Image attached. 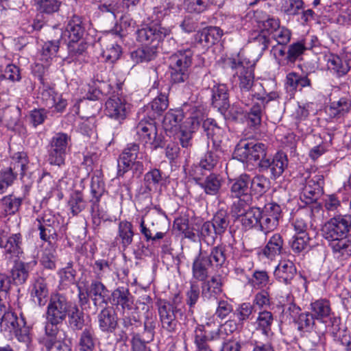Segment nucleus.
I'll return each instance as SVG.
<instances>
[{
	"instance_id": "nucleus-1",
	"label": "nucleus",
	"mask_w": 351,
	"mask_h": 351,
	"mask_svg": "<svg viewBox=\"0 0 351 351\" xmlns=\"http://www.w3.org/2000/svg\"><path fill=\"white\" fill-rule=\"evenodd\" d=\"M156 304L162 328L169 333H175L179 326L177 317H182L185 311L182 298L175 294L171 301L160 299Z\"/></svg>"
},
{
	"instance_id": "nucleus-2",
	"label": "nucleus",
	"mask_w": 351,
	"mask_h": 351,
	"mask_svg": "<svg viewBox=\"0 0 351 351\" xmlns=\"http://www.w3.org/2000/svg\"><path fill=\"white\" fill-rule=\"evenodd\" d=\"M291 317L297 326L302 336L310 337L313 346H317L321 341L322 332L316 331L315 317L310 312L301 313L300 308L291 303L287 308Z\"/></svg>"
},
{
	"instance_id": "nucleus-3",
	"label": "nucleus",
	"mask_w": 351,
	"mask_h": 351,
	"mask_svg": "<svg viewBox=\"0 0 351 351\" xmlns=\"http://www.w3.org/2000/svg\"><path fill=\"white\" fill-rule=\"evenodd\" d=\"M145 160H147V155L145 152L140 151L138 144H128L118 161L117 176H123L130 169L141 175L144 171L143 161Z\"/></svg>"
},
{
	"instance_id": "nucleus-4",
	"label": "nucleus",
	"mask_w": 351,
	"mask_h": 351,
	"mask_svg": "<svg viewBox=\"0 0 351 351\" xmlns=\"http://www.w3.org/2000/svg\"><path fill=\"white\" fill-rule=\"evenodd\" d=\"M193 52L191 49L179 50L169 58L170 82L173 84L184 82L189 75Z\"/></svg>"
},
{
	"instance_id": "nucleus-5",
	"label": "nucleus",
	"mask_w": 351,
	"mask_h": 351,
	"mask_svg": "<svg viewBox=\"0 0 351 351\" xmlns=\"http://www.w3.org/2000/svg\"><path fill=\"white\" fill-rule=\"evenodd\" d=\"M138 139L145 147L154 150L164 145L163 136L158 134V130L154 119H143L135 127Z\"/></svg>"
},
{
	"instance_id": "nucleus-6",
	"label": "nucleus",
	"mask_w": 351,
	"mask_h": 351,
	"mask_svg": "<svg viewBox=\"0 0 351 351\" xmlns=\"http://www.w3.org/2000/svg\"><path fill=\"white\" fill-rule=\"evenodd\" d=\"M71 139L64 132L56 133L51 139L48 149V162L61 167L65 163L66 156L70 151Z\"/></svg>"
},
{
	"instance_id": "nucleus-7",
	"label": "nucleus",
	"mask_w": 351,
	"mask_h": 351,
	"mask_svg": "<svg viewBox=\"0 0 351 351\" xmlns=\"http://www.w3.org/2000/svg\"><path fill=\"white\" fill-rule=\"evenodd\" d=\"M171 27H163L162 24L153 23L136 31V40L142 45L157 49L165 38L171 34Z\"/></svg>"
},
{
	"instance_id": "nucleus-8",
	"label": "nucleus",
	"mask_w": 351,
	"mask_h": 351,
	"mask_svg": "<svg viewBox=\"0 0 351 351\" xmlns=\"http://www.w3.org/2000/svg\"><path fill=\"white\" fill-rule=\"evenodd\" d=\"M351 215H337L327 221L322 228L323 237L328 241L350 236Z\"/></svg>"
},
{
	"instance_id": "nucleus-9",
	"label": "nucleus",
	"mask_w": 351,
	"mask_h": 351,
	"mask_svg": "<svg viewBox=\"0 0 351 351\" xmlns=\"http://www.w3.org/2000/svg\"><path fill=\"white\" fill-rule=\"evenodd\" d=\"M69 302L64 295L60 293L52 294L47 308V321L62 323L69 313Z\"/></svg>"
},
{
	"instance_id": "nucleus-10",
	"label": "nucleus",
	"mask_w": 351,
	"mask_h": 351,
	"mask_svg": "<svg viewBox=\"0 0 351 351\" xmlns=\"http://www.w3.org/2000/svg\"><path fill=\"white\" fill-rule=\"evenodd\" d=\"M235 154L241 160L259 162L267 158V145L260 142L241 141L235 148Z\"/></svg>"
},
{
	"instance_id": "nucleus-11",
	"label": "nucleus",
	"mask_w": 351,
	"mask_h": 351,
	"mask_svg": "<svg viewBox=\"0 0 351 351\" xmlns=\"http://www.w3.org/2000/svg\"><path fill=\"white\" fill-rule=\"evenodd\" d=\"M39 230L40 239L46 242L57 239L59 222L57 217L49 211H45L34 223Z\"/></svg>"
},
{
	"instance_id": "nucleus-12",
	"label": "nucleus",
	"mask_w": 351,
	"mask_h": 351,
	"mask_svg": "<svg viewBox=\"0 0 351 351\" xmlns=\"http://www.w3.org/2000/svg\"><path fill=\"white\" fill-rule=\"evenodd\" d=\"M287 155L282 152H277L271 158H267L258 162V167L260 171H269L270 178L276 180L282 175L288 167Z\"/></svg>"
},
{
	"instance_id": "nucleus-13",
	"label": "nucleus",
	"mask_w": 351,
	"mask_h": 351,
	"mask_svg": "<svg viewBox=\"0 0 351 351\" xmlns=\"http://www.w3.org/2000/svg\"><path fill=\"white\" fill-rule=\"evenodd\" d=\"M239 84L241 95V101L245 106H250L251 98H253V93H256V89L258 86L262 88L261 84H254V69L239 71Z\"/></svg>"
},
{
	"instance_id": "nucleus-14",
	"label": "nucleus",
	"mask_w": 351,
	"mask_h": 351,
	"mask_svg": "<svg viewBox=\"0 0 351 351\" xmlns=\"http://www.w3.org/2000/svg\"><path fill=\"white\" fill-rule=\"evenodd\" d=\"M106 114L111 119L121 123L124 120L129 112V104L125 100L118 96L110 97L106 102Z\"/></svg>"
},
{
	"instance_id": "nucleus-15",
	"label": "nucleus",
	"mask_w": 351,
	"mask_h": 351,
	"mask_svg": "<svg viewBox=\"0 0 351 351\" xmlns=\"http://www.w3.org/2000/svg\"><path fill=\"white\" fill-rule=\"evenodd\" d=\"M22 235L20 233L9 234L3 230L0 231V247L5 250V254L10 258L18 256L22 251Z\"/></svg>"
},
{
	"instance_id": "nucleus-16",
	"label": "nucleus",
	"mask_w": 351,
	"mask_h": 351,
	"mask_svg": "<svg viewBox=\"0 0 351 351\" xmlns=\"http://www.w3.org/2000/svg\"><path fill=\"white\" fill-rule=\"evenodd\" d=\"M310 309L311 311V314L316 319L324 322H325V319H329L331 326L330 332L334 330L335 325L333 324V319L339 318L335 316L331 308L330 302L326 298H319L312 302L310 304Z\"/></svg>"
},
{
	"instance_id": "nucleus-17",
	"label": "nucleus",
	"mask_w": 351,
	"mask_h": 351,
	"mask_svg": "<svg viewBox=\"0 0 351 351\" xmlns=\"http://www.w3.org/2000/svg\"><path fill=\"white\" fill-rule=\"evenodd\" d=\"M169 90L167 86L161 88L160 93L145 107V112L149 118L154 120L168 108Z\"/></svg>"
},
{
	"instance_id": "nucleus-18",
	"label": "nucleus",
	"mask_w": 351,
	"mask_h": 351,
	"mask_svg": "<svg viewBox=\"0 0 351 351\" xmlns=\"http://www.w3.org/2000/svg\"><path fill=\"white\" fill-rule=\"evenodd\" d=\"M250 176L247 173L240 175L230 182V191L232 197L244 198V202H252Z\"/></svg>"
},
{
	"instance_id": "nucleus-19",
	"label": "nucleus",
	"mask_w": 351,
	"mask_h": 351,
	"mask_svg": "<svg viewBox=\"0 0 351 351\" xmlns=\"http://www.w3.org/2000/svg\"><path fill=\"white\" fill-rule=\"evenodd\" d=\"M210 267H213L211 261L208 258V252L200 249L193 262V277L199 281L206 280L208 277L209 269Z\"/></svg>"
},
{
	"instance_id": "nucleus-20",
	"label": "nucleus",
	"mask_w": 351,
	"mask_h": 351,
	"mask_svg": "<svg viewBox=\"0 0 351 351\" xmlns=\"http://www.w3.org/2000/svg\"><path fill=\"white\" fill-rule=\"evenodd\" d=\"M118 316L112 307L104 308L97 315L99 330L105 333L114 332L118 326Z\"/></svg>"
},
{
	"instance_id": "nucleus-21",
	"label": "nucleus",
	"mask_w": 351,
	"mask_h": 351,
	"mask_svg": "<svg viewBox=\"0 0 351 351\" xmlns=\"http://www.w3.org/2000/svg\"><path fill=\"white\" fill-rule=\"evenodd\" d=\"M30 295L34 303L40 306L46 304L49 299V288L43 277L36 278L31 285Z\"/></svg>"
},
{
	"instance_id": "nucleus-22",
	"label": "nucleus",
	"mask_w": 351,
	"mask_h": 351,
	"mask_svg": "<svg viewBox=\"0 0 351 351\" xmlns=\"http://www.w3.org/2000/svg\"><path fill=\"white\" fill-rule=\"evenodd\" d=\"M297 274L294 263L287 259L281 260L274 271L276 279L287 285H291Z\"/></svg>"
},
{
	"instance_id": "nucleus-23",
	"label": "nucleus",
	"mask_w": 351,
	"mask_h": 351,
	"mask_svg": "<svg viewBox=\"0 0 351 351\" xmlns=\"http://www.w3.org/2000/svg\"><path fill=\"white\" fill-rule=\"evenodd\" d=\"M36 261H32L29 263L23 261L15 262L10 271V276L16 285L24 284L29 278V272L36 265Z\"/></svg>"
},
{
	"instance_id": "nucleus-24",
	"label": "nucleus",
	"mask_w": 351,
	"mask_h": 351,
	"mask_svg": "<svg viewBox=\"0 0 351 351\" xmlns=\"http://www.w3.org/2000/svg\"><path fill=\"white\" fill-rule=\"evenodd\" d=\"M326 65L330 73L341 77L346 75L350 71V60L331 53L326 56Z\"/></svg>"
},
{
	"instance_id": "nucleus-25",
	"label": "nucleus",
	"mask_w": 351,
	"mask_h": 351,
	"mask_svg": "<svg viewBox=\"0 0 351 351\" xmlns=\"http://www.w3.org/2000/svg\"><path fill=\"white\" fill-rule=\"evenodd\" d=\"M328 242L335 258L340 260H346L350 257L351 234Z\"/></svg>"
},
{
	"instance_id": "nucleus-26",
	"label": "nucleus",
	"mask_w": 351,
	"mask_h": 351,
	"mask_svg": "<svg viewBox=\"0 0 351 351\" xmlns=\"http://www.w3.org/2000/svg\"><path fill=\"white\" fill-rule=\"evenodd\" d=\"M228 90V87L223 84L215 85L212 88V104L222 113L230 107Z\"/></svg>"
},
{
	"instance_id": "nucleus-27",
	"label": "nucleus",
	"mask_w": 351,
	"mask_h": 351,
	"mask_svg": "<svg viewBox=\"0 0 351 351\" xmlns=\"http://www.w3.org/2000/svg\"><path fill=\"white\" fill-rule=\"evenodd\" d=\"M85 28L81 17L73 15L68 21L64 33L68 37V41L84 40Z\"/></svg>"
},
{
	"instance_id": "nucleus-28",
	"label": "nucleus",
	"mask_w": 351,
	"mask_h": 351,
	"mask_svg": "<svg viewBox=\"0 0 351 351\" xmlns=\"http://www.w3.org/2000/svg\"><path fill=\"white\" fill-rule=\"evenodd\" d=\"M284 241L279 233L274 234L262 250V254L269 260H274L283 250Z\"/></svg>"
},
{
	"instance_id": "nucleus-29",
	"label": "nucleus",
	"mask_w": 351,
	"mask_h": 351,
	"mask_svg": "<svg viewBox=\"0 0 351 351\" xmlns=\"http://www.w3.org/2000/svg\"><path fill=\"white\" fill-rule=\"evenodd\" d=\"M202 296L204 300L217 299L222 292V283L220 276H213L209 280H203Z\"/></svg>"
},
{
	"instance_id": "nucleus-30",
	"label": "nucleus",
	"mask_w": 351,
	"mask_h": 351,
	"mask_svg": "<svg viewBox=\"0 0 351 351\" xmlns=\"http://www.w3.org/2000/svg\"><path fill=\"white\" fill-rule=\"evenodd\" d=\"M222 31L217 27H210L198 32L195 36L197 43L203 45L204 47H209L218 42L222 36Z\"/></svg>"
},
{
	"instance_id": "nucleus-31",
	"label": "nucleus",
	"mask_w": 351,
	"mask_h": 351,
	"mask_svg": "<svg viewBox=\"0 0 351 351\" xmlns=\"http://www.w3.org/2000/svg\"><path fill=\"white\" fill-rule=\"evenodd\" d=\"M248 40L253 47L256 48L261 55L268 49L272 40L267 32L257 29L252 30L250 33Z\"/></svg>"
},
{
	"instance_id": "nucleus-32",
	"label": "nucleus",
	"mask_w": 351,
	"mask_h": 351,
	"mask_svg": "<svg viewBox=\"0 0 351 351\" xmlns=\"http://www.w3.org/2000/svg\"><path fill=\"white\" fill-rule=\"evenodd\" d=\"M317 40L316 37L312 36L310 43H308V40L306 38L290 45L287 51V60L291 62H295L306 50L313 48L315 45L313 43Z\"/></svg>"
},
{
	"instance_id": "nucleus-33",
	"label": "nucleus",
	"mask_w": 351,
	"mask_h": 351,
	"mask_svg": "<svg viewBox=\"0 0 351 351\" xmlns=\"http://www.w3.org/2000/svg\"><path fill=\"white\" fill-rule=\"evenodd\" d=\"M163 181L162 172L159 169H153L149 171L144 176L142 193L148 195L150 192L156 191L158 187L162 184Z\"/></svg>"
},
{
	"instance_id": "nucleus-34",
	"label": "nucleus",
	"mask_w": 351,
	"mask_h": 351,
	"mask_svg": "<svg viewBox=\"0 0 351 351\" xmlns=\"http://www.w3.org/2000/svg\"><path fill=\"white\" fill-rule=\"evenodd\" d=\"M274 322L273 313L269 311L263 310L258 313L255 321V328L257 330L266 336L270 337L273 335L271 326Z\"/></svg>"
},
{
	"instance_id": "nucleus-35",
	"label": "nucleus",
	"mask_w": 351,
	"mask_h": 351,
	"mask_svg": "<svg viewBox=\"0 0 351 351\" xmlns=\"http://www.w3.org/2000/svg\"><path fill=\"white\" fill-rule=\"evenodd\" d=\"M134 234L132 223L126 220L121 221L119 223L116 239L119 241L123 250H125L132 243Z\"/></svg>"
},
{
	"instance_id": "nucleus-36",
	"label": "nucleus",
	"mask_w": 351,
	"mask_h": 351,
	"mask_svg": "<svg viewBox=\"0 0 351 351\" xmlns=\"http://www.w3.org/2000/svg\"><path fill=\"white\" fill-rule=\"evenodd\" d=\"M86 289L88 295L90 296L95 306L97 305V302L99 300L103 303H107L106 298L108 296V291L101 280H93Z\"/></svg>"
},
{
	"instance_id": "nucleus-37",
	"label": "nucleus",
	"mask_w": 351,
	"mask_h": 351,
	"mask_svg": "<svg viewBox=\"0 0 351 351\" xmlns=\"http://www.w3.org/2000/svg\"><path fill=\"white\" fill-rule=\"evenodd\" d=\"M29 164L27 154L24 152L14 153L10 158V165L8 168H11L12 171L20 174L21 178L23 180L26 176V171Z\"/></svg>"
},
{
	"instance_id": "nucleus-38",
	"label": "nucleus",
	"mask_w": 351,
	"mask_h": 351,
	"mask_svg": "<svg viewBox=\"0 0 351 351\" xmlns=\"http://www.w3.org/2000/svg\"><path fill=\"white\" fill-rule=\"evenodd\" d=\"M206 195H217L219 194L222 185L219 175L210 173L197 184Z\"/></svg>"
},
{
	"instance_id": "nucleus-39",
	"label": "nucleus",
	"mask_w": 351,
	"mask_h": 351,
	"mask_svg": "<svg viewBox=\"0 0 351 351\" xmlns=\"http://www.w3.org/2000/svg\"><path fill=\"white\" fill-rule=\"evenodd\" d=\"M97 337L95 332L92 327L85 328L81 332L77 343L79 351H94Z\"/></svg>"
},
{
	"instance_id": "nucleus-40",
	"label": "nucleus",
	"mask_w": 351,
	"mask_h": 351,
	"mask_svg": "<svg viewBox=\"0 0 351 351\" xmlns=\"http://www.w3.org/2000/svg\"><path fill=\"white\" fill-rule=\"evenodd\" d=\"M250 108L247 113V121L250 127L257 128L261 123L265 106L254 98H251Z\"/></svg>"
},
{
	"instance_id": "nucleus-41",
	"label": "nucleus",
	"mask_w": 351,
	"mask_h": 351,
	"mask_svg": "<svg viewBox=\"0 0 351 351\" xmlns=\"http://www.w3.org/2000/svg\"><path fill=\"white\" fill-rule=\"evenodd\" d=\"M339 319H333V324L335 328L331 331L334 341L344 347L346 351H351V335L346 330H340Z\"/></svg>"
},
{
	"instance_id": "nucleus-42",
	"label": "nucleus",
	"mask_w": 351,
	"mask_h": 351,
	"mask_svg": "<svg viewBox=\"0 0 351 351\" xmlns=\"http://www.w3.org/2000/svg\"><path fill=\"white\" fill-rule=\"evenodd\" d=\"M202 127L208 138H211L214 147L219 145V143L221 142V137L223 130L217 125L216 121L213 119L208 118L204 121Z\"/></svg>"
},
{
	"instance_id": "nucleus-43",
	"label": "nucleus",
	"mask_w": 351,
	"mask_h": 351,
	"mask_svg": "<svg viewBox=\"0 0 351 351\" xmlns=\"http://www.w3.org/2000/svg\"><path fill=\"white\" fill-rule=\"evenodd\" d=\"M112 302L113 305L121 306L123 309H130L133 304L132 296L128 289L119 287L112 293Z\"/></svg>"
},
{
	"instance_id": "nucleus-44",
	"label": "nucleus",
	"mask_w": 351,
	"mask_h": 351,
	"mask_svg": "<svg viewBox=\"0 0 351 351\" xmlns=\"http://www.w3.org/2000/svg\"><path fill=\"white\" fill-rule=\"evenodd\" d=\"M223 151L219 145L214 147L208 151L200 159L199 162L202 165V167L206 171L213 170L218 164Z\"/></svg>"
},
{
	"instance_id": "nucleus-45",
	"label": "nucleus",
	"mask_w": 351,
	"mask_h": 351,
	"mask_svg": "<svg viewBox=\"0 0 351 351\" xmlns=\"http://www.w3.org/2000/svg\"><path fill=\"white\" fill-rule=\"evenodd\" d=\"M208 258L211 261L213 267L218 269L225 266L228 259L226 246L221 244L211 247L208 253Z\"/></svg>"
},
{
	"instance_id": "nucleus-46",
	"label": "nucleus",
	"mask_w": 351,
	"mask_h": 351,
	"mask_svg": "<svg viewBox=\"0 0 351 351\" xmlns=\"http://www.w3.org/2000/svg\"><path fill=\"white\" fill-rule=\"evenodd\" d=\"M22 199L12 195H7L0 199V216L5 217L14 214L19 210Z\"/></svg>"
},
{
	"instance_id": "nucleus-47",
	"label": "nucleus",
	"mask_w": 351,
	"mask_h": 351,
	"mask_svg": "<svg viewBox=\"0 0 351 351\" xmlns=\"http://www.w3.org/2000/svg\"><path fill=\"white\" fill-rule=\"evenodd\" d=\"M302 184L304 185V188H309L310 190L321 194L323 192L324 185V176L320 173L312 175L309 172H306L304 173Z\"/></svg>"
},
{
	"instance_id": "nucleus-48",
	"label": "nucleus",
	"mask_w": 351,
	"mask_h": 351,
	"mask_svg": "<svg viewBox=\"0 0 351 351\" xmlns=\"http://www.w3.org/2000/svg\"><path fill=\"white\" fill-rule=\"evenodd\" d=\"M58 322H47L45 326V336L43 337L42 342L46 349L51 348L57 343V336L59 332Z\"/></svg>"
},
{
	"instance_id": "nucleus-49",
	"label": "nucleus",
	"mask_w": 351,
	"mask_h": 351,
	"mask_svg": "<svg viewBox=\"0 0 351 351\" xmlns=\"http://www.w3.org/2000/svg\"><path fill=\"white\" fill-rule=\"evenodd\" d=\"M184 118L183 111L180 109L170 110L163 119L162 124L165 130H176Z\"/></svg>"
},
{
	"instance_id": "nucleus-50",
	"label": "nucleus",
	"mask_w": 351,
	"mask_h": 351,
	"mask_svg": "<svg viewBox=\"0 0 351 351\" xmlns=\"http://www.w3.org/2000/svg\"><path fill=\"white\" fill-rule=\"evenodd\" d=\"M270 180L263 175L258 174L250 178V191L254 195H263L270 189Z\"/></svg>"
},
{
	"instance_id": "nucleus-51",
	"label": "nucleus",
	"mask_w": 351,
	"mask_h": 351,
	"mask_svg": "<svg viewBox=\"0 0 351 351\" xmlns=\"http://www.w3.org/2000/svg\"><path fill=\"white\" fill-rule=\"evenodd\" d=\"M351 109V100L342 97L337 101L331 103L328 111L331 117L341 118Z\"/></svg>"
},
{
	"instance_id": "nucleus-52",
	"label": "nucleus",
	"mask_w": 351,
	"mask_h": 351,
	"mask_svg": "<svg viewBox=\"0 0 351 351\" xmlns=\"http://www.w3.org/2000/svg\"><path fill=\"white\" fill-rule=\"evenodd\" d=\"M20 324V320L18 319L16 315L8 309L0 322L1 331L9 335L12 334Z\"/></svg>"
},
{
	"instance_id": "nucleus-53",
	"label": "nucleus",
	"mask_w": 351,
	"mask_h": 351,
	"mask_svg": "<svg viewBox=\"0 0 351 351\" xmlns=\"http://www.w3.org/2000/svg\"><path fill=\"white\" fill-rule=\"evenodd\" d=\"M69 326L73 331L82 330L85 325L84 313L76 306L72 307L68 313Z\"/></svg>"
},
{
	"instance_id": "nucleus-54",
	"label": "nucleus",
	"mask_w": 351,
	"mask_h": 351,
	"mask_svg": "<svg viewBox=\"0 0 351 351\" xmlns=\"http://www.w3.org/2000/svg\"><path fill=\"white\" fill-rule=\"evenodd\" d=\"M240 217L241 224L245 229H251L254 226H258L260 217H261V208H251Z\"/></svg>"
},
{
	"instance_id": "nucleus-55",
	"label": "nucleus",
	"mask_w": 351,
	"mask_h": 351,
	"mask_svg": "<svg viewBox=\"0 0 351 351\" xmlns=\"http://www.w3.org/2000/svg\"><path fill=\"white\" fill-rule=\"evenodd\" d=\"M88 43L84 40L68 41L67 49L69 56L73 60H79L86 53Z\"/></svg>"
},
{
	"instance_id": "nucleus-56",
	"label": "nucleus",
	"mask_w": 351,
	"mask_h": 351,
	"mask_svg": "<svg viewBox=\"0 0 351 351\" xmlns=\"http://www.w3.org/2000/svg\"><path fill=\"white\" fill-rule=\"evenodd\" d=\"M68 206L73 215H77L84 210L86 203L82 193L77 191L73 192L70 195Z\"/></svg>"
},
{
	"instance_id": "nucleus-57",
	"label": "nucleus",
	"mask_w": 351,
	"mask_h": 351,
	"mask_svg": "<svg viewBox=\"0 0 351 351\" xmlns=\"http://www.w3.org/2000/svg\"><path fill=\"white\" fill-rule=\"evenodd\" d=\"M210 221L219 236L226 231L230 223L229 216L224 210L218 211Z\"/></svg>"
},
{
	"instance_id": "nucleus-58",
	"label": "nucleus",
	"mask_w": 351,
	"mask_h": 351,
	"mask_svg": "<svg viewBox=\"0 0 351 351\" xmlns=\"http://www.w3.org/2000/svg\"><path fill=\"white\" fill-rule=\"evenodd\" d=\"M157 51L155 48L148 46L138 48L131 53L132 59L136 62H148L154 59Z\"/></svg>"
},
{
	"instance_id": "nucleus-59",
	"label": "nucleus",
	"mask_w": 351,
	"mask_h": 351,
	"mask_svg": "<svg viewBox=\"0 0 351 351\" xmlns=\"http://www.w3.org/2000/svg\"><path fill=\"white\" fill-rule=\"evenodd\" d=\"M17 176L16 172L12 171L11 168L4 167L0 170V194L14 184Z\"/></svg>"
},
{
	"instance_id": "nucleus-60",
	"label": "nucleus",
	"mask_w": 351,
	"mask_h": 351,
	"mask_svg": "<svg viewBox=\"0 0 351 351\" xmlns=\"http://www.w3.org/2000/svg\"><path fill=\"white\" fill-rule=\"evenodd\" d=\"M309 236H300L294 234L289 241V245L295 254H300L307 250L309 246Z\"/></svg>"
},
{
	"instance_id": "nucleus-61",
	"label": "nucleus",
	"mask_w": 351,
	"mask_h": 351,
	"mask_svg": "<svg viewBox=\"0 0 351 351\" xmlns=\"http://www.w3.org/2000/svg\"><path fill=\"white\" fill-rule=\"evenodd\" d=\"M20 326L12 333L19 341L24 343L28 346L32 342L30 328L26 326V322L23 316L20 319Z\"/></svg>"
},
{
	"instance_id": "nucleus-62",
	"label": "nucleus",
	"mask_w": 351,
	"mask_h": 351,
	"mask_svg": "<svg viewBox=\"0 0 351 351\" xmlns=\"http://www.w3.org/2000/svg\"><path fill=\"white\" fill-rule=\"evenodd\" d=\"M217 235L219 234L215 231L211 221H206L201 226L200 237L208 245H213L216 241Z\"/></svg>"
},
{
	"instance_id": "nucleus-63",
	"label": "nucleus",
	"mask_w": 351,
	"mask_h": 351,
	"mask_svg": "<svg viewBox=\"0 0 351 351\" xmlns=\"http://www.w3.org/2000/svg\"><path fill=\"white\" fill-rule=\"evenodd\" d=\"M59 49L58 41H48L44 43L40 52V60L47 63L56 57Z\"/></svg>"
},
{
	"instance_id": "nucleus-64",
	"label": "nucleus",
	"mask_w": 351,
	"mask_h": 351,
	"mask_svg": "<svg viewBox=\"0 0 351 351\" xmlns=\"http://www.w3.org/2000/svg\"><path fill=\"white\" fill-rule=\"evenodd\" d=\"M174 10H176V8L174 5L171 3H167L165 5L154 8L153 14L152 15V23L161 24V21L166 16L169 15Z\"/></svg>"
}]
</instances>
